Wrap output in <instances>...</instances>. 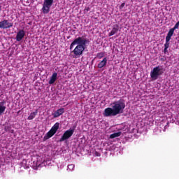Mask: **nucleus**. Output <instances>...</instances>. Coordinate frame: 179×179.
Wrapping results in <instances>:
<instances>
[{"mask_svg":"<svg viewBox=\"0 0 179 179\" xmlns=\"http://www.w3.org/2000/svg\"><path fill=\"white\" fill-rule=\"evenodd\" d=\"M90 41L89 39H86L83 37H78L76 38L70 45V50H72L76 44L78 45L74 48L73 52L75 55V58H79L82 54H83V51H85L86 48V44H89Z\"/></svg>","mask_w":179,"mask_h":179,"instance_id":"1","label":"nucleus"},{"mask_svg":"<svg viewBox=\"0 0 179 179\" xmlns=\"http://www.w3.org/2000/svg\"><path fill=\"white\" fill-rule=\"evenodd\" d=\"M112 108L117 115L118 114L122 113L124 112V108H125V101L124 99L115 101L112 103Z\"/></svg>","mask_w":179,"mask_h":179,"instance_id":"2","label":"nucleus"},{"mask_svg":"<svg viewBox=\"0 0 179 179\" xmlns=\"http://www.w3.org/2000/svg\"><path fill=\"white\" fill-rule=\"evenodd\" d=\"M163 66H158L155 67L152 71L150 72V77L153 80H156L160 75H163Z\"/></svg>","mask_w":179,"mask_h":179,"instance_id":"3","label":"nucleus"},{"mask_svg":"<svg viewBox=\"0 0 179 179\" xmlns=\"http://www.w3.org/2000/svg\"><path fill=\"white\" fill-rule=\"evenodd\" d=\"M58 129H59V123L56 122L50 129V130L43 137L44 141H47V139H50V138H52V136H54V135L57 134V131H58Z\"/></svg>","mask_w":179,"mask_h":179,"instance_id":"4","label":"nucleus"},{"mask_svg":"<svg viewBox=\"0 0 179 179\" xmlns=\"http://www.w3.org/2000/svg\"><path fill=\"white\" fill-rule=\"evenodd\" d=\"M52 3H54V0H44L42 7V12L44 15L50 13V9L52 6Z\"/></svg>","mask_w":179,"mask_h":179,"instance_id":"5","label":"nucleus"},{"mask_svg":"<svg viewBox=\"0 0 179 179\" xmlns=\"http://www.w3.org/2000/svg\"><path fill=\"white\" fill-rule=\"evenodd\" d=\"M73 132H75V129H70L66 131L62 135V138L59 140V142H64V141H66V139H69L72 135H73Z\"/></svg>","mask_w":179,"mask_h":179,"instance_id":"6","label":"nucleus"},{"mask_svg":"<svg viewBox=\"0 0 179 179\" xmlns=\"http://www.w3.org/2000/svg\"><path fill=\"white\" fill-rule=\"evenodd\" d=\"M13 27V22H10L8 20L0 22V29H10Z\"/></svg>","mask_w":179,"mask_h":179,"instance_id":"7","label":"nucleus"},{"mask_svg":"<svg viewBox=\"0 0 179 179\" xmlns=\"http://www.w3.org/2000/svg\"><path fill=\"white\" fill-rule=\"evenodd\" d=\"M103 115L104 117H115L117 115L113 108H107L104 110Z\"/></svg>","mask_w":179,"mask_h":179,"instance_id":"8","label":"nucleus"},{"mask_svg":"<svg viewBox=\"0 0 179 179\" xmlns=\"http://www.w3.org/2000/svg\"><path fill=\"white\" fill-rule=\"evenodd\" d=\"M24 36H26V32L23 29H20L16 35V41H22L23 40Z\"/></svg>","mask_w":179,"mask_h":179,"instance_id":"9","label":"nucleus"},{"mask_svg":"<svg viewBox=\"0 0 179 179\" xmlns=\"http://www.w3.org/2000/svg\"><path fill=\"white\" fill-rule=\"evenodd\" d=\"M171 37H173V34L168 32V34L166 36V41L164 43L165 48H169V47H170V41L171 40Z\"/></svg>","mask_w":179,"mask_h":179,"instance_id":"10","label":"nucleus"},{"mask_svg":"<svg viewBox=\"0 0 179 179\" xmlns=\"http://www.w3.org/2000/svg\"><path fill=\"white\" fill-rule=\"evenodd\" d=\"M65 113V109L64 108L58 109L56 112L52 114L53 115L54 118H58V117H60V115H62Z\"/></svg>","mask_w":179,"mask_h":179,"instance_id":"11","label":"nucleus"},{"mask_svg":"<svg viewBox=\"0 0 179 179\" xmlns=\"http://www.w3.org/2000/svg\"><path fill=\"white\" fill-rule=\"evenodd\" d=\"M5 104H6V101L5 100H3L1 102H0V116L5 113V110H6V106H5Z\"/></svg>","mask_w":179,"mask_h":179,"instance_id":"12","label":"nucleus"},{"mask_svg":"<svg viewBox=\"0 0 179 179\" xmlns=\"http://www.w3.org/2000/svg\"><path fill=\"white\" fill-rule=\"evenodd\" d=\"M57 76H58V73L56 72L52 73L49 80V85H54V83H55V81L57 80Z\"/></svg>","mask_w":179,"mask_h":179,"instance_id":"13","label":"nucleus"},{"mask_svg":"<svg viewBox=\"0 0 179 179\" xmlns=\"http://www.w3.org/2000/svg\"><path fill=\"white\" fill-rule=\"evenodd\" d=\"M118 33V25L115 24L113 26L112 30L109 33L108 36L109 37H111V36H114V34H117Z\"/></svg>","mask_w":179,"mask_h":179,"instance_id":"14","label":"nucleus"},{"mask_svg":"<svg viewBox=\"0 0 179 179\" xmlns=\"http://www.w3.org/2000/svg\"><path fill=\"white\" fill-rule=\"evenodd\" d=\"M106 65H107V57H104L103 60L98 64V68L101 69L102 68H104Z\"/></svg>","mask_w":179,"mask_h":179,"instance_id":"15","label":"nucleus"},{"mask_svg":"<svg viewBox=\"0 0 179 179\" xmlns=\"http://www.w3.org/2000/svg\"><path fill=\"white\" fill-rule=\"evenodd\" d=\"M38 113V110H36L35 112L31 113L30 115L28 116L27 120L29 121H31V120H34L36 118V115H37Z\"/></svg>","mask_w":179,"mask_h":179,"instance_id":"16","label":"nucleus"},{"mask_svg":"<svg viewBox=\"0 0 179 179\" xmlns=\"http://www.w3.org/2000/svg\"><path fill=\"white\" fill-rule=\"evenodd\" d=\"M118 136H121V131L113 133L110 136V139H114V138H118Z\"/></svg>","mask_w":179,"mask_h":179,"instance_id":"17","label":"nucleus"},{"mask_svg":"<svg viewBox=\"0 0 179 179\" xmlns=\"http://www.w3.org/2000/svg\"><path fill=\"white\" fill-rule=\"evenodd\" d=\"M104 57V52H98L96 54V58H99V59H101V58Z\"/></svg>","mask_w":179,"mask_h":179,"instance_id":"18","label":"nucleus"},{"mask_svg":"<svg viewBox=\"0 0 179 179\" xmlns=\"http://www.w3.org/2000/svg\"><path fill=\"white\" fill-rule=\"evenodd\" d=\"M75 169V164H69L68 165V169L70 170V171H72Z\"/></svg>","mask_w":179,"mask_h":179,"instance_id":"19","label":"nucleus"},{"mask_svg":"<svg viewBox=\"0 0 179 179\" xmlns=\"http://www.w3.org/2000/svg\"><path fill=\"white\" fill-rule=\"evenodd\" d=\"M164 52L165 54H167V52H169V48L164 47Z\"/></svg>","mask_w":179,"mask_h":179,"instance_id":"20","label":"nucleus"},{"mask_svg":"<svg viewBox=\"0 0 179 179\" xmlns=\"http://www.w3.org/2000/svg\"><path fill=\"white\" fill-rule=\"evenodd\" d=\"M10 128V127L9 126H6L5 128H4L6 132H8V131H9Z\"/></svg>","mask_w":179,"mask_h":179,"instance_id":"21","label":"nucleus"},{"mask_svg":"<svg viewBox=\"0 0 179 179\" xmlns=\"http://www.w3.org/2000/svg\"><path fill=\"white\" fill-rule=\"evenodd\" d=\"M125 6V3H122L121 5H120V9H122V8H124Z\"/></svg>","mask_w":179,"mask_h":179,"instance_id":"22","label":"nucleus"},{"mask_svg":"<svg viewBox=\"0 0 179 179\" xmlns=\"http://www.w3.org/2000/svg\"><path fill=\"white\" fill-rule=\"evenodd\" d=\"M96 156H100V155L99 154V152H96Z\"/></svg>","mask_w":179,"mask_h":179,"instance_id":"23","label":"nucleus"},{"mask_svg":"<svg viewBox=\"0 0 179 179\" xmlns=\"http://www.w3.org/2000/svg\"><path fill=\"white\" fill-rule=\"evenodd\" d=\"M20 113V110H19L18 112H17V114H19Z\"/></svg>","mask_w":179,"mask_h":179,"instance_id":"24","label":"nucleus"},{"mask_svg":"<svg viewBox=\"0 0 179 179\" xmlns=\"http://www.w3.org/2000/svg\"><path fill=\"white\" fill-rule=\"evenodd\" d=\"M0 12H1V6H0Z\"/></svg>","mask_w":179,"mask_h":179,"instance_id":"25","label":"nucleus"}]
</instances>
